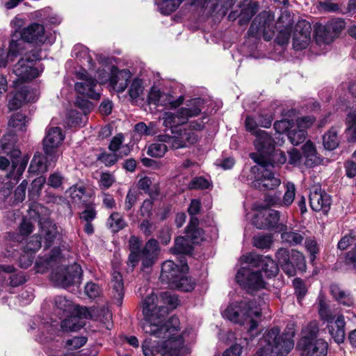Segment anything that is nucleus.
<instances>
[{"label":"nucleus","instance_id":"28","mask_svg":"<svg viewBox=\"0 0 356 356\" xmlns=\"http://www.w3.org/2000/svg\"><path fill=\"white\" fill-rule=\"evenodd\" d=\"M302 346L305 351V356L327 355V343L323 339H317L314 342H310Z\"/></svg>","mask_w":356,"mask_h":356},{"label":"nucleus","instance_id":"59","mask_svg":"<svg viewBox=\"0 0 356 356\" xmlns=\"http://www.w3.org/2000/svg\"><path fill=\"white\" fill-rule=\"evenodd\" d=\"M143 91L142 81L139 79H134L129 89V95L132 99H137Z\"/></svg>","mask_w":356,"mask_h":356},{"label":"nucleus","instance_id":"49","mask_svg":"<svg viewBox=\"0 0 356 356\" xmlns=\"http://www.w3.org/2000/svg\"><path fill=\"white\" fill-rule=\"evenodd\" d=\"M165 143L160 142L151 144L148 147L147 154L152 157L160 158L163 156L168 149Z\"/></svg>","mask_w":356,"mask_h":356},{"label":"nucleus","instance_id":"38","mask_svg":"<svg viewBox=\"0 0 356 356\" xmlns=\"http://www.w3.org/2000/svg\"><path fill=\"white\" fill-rule=\"evenodd\" d=\"M319 330L317 322H311L303 331L304 335L300 341V345L314 342L318 337Z\"/></svg>","mask_w":356,"mask_h":356},{"label":"nucleus","instance_id":"33","mask_svg":"<svg viewBox=\"0 0 356 356\" xmlns=\"http://www.w3.org/2000/svg\"><path fill=\"white\" fill-rule=\"evenodd\" d=\"M199 220L196 216L191 218L190 222L186 228V237L193 243H198L203 239V231L198 227Z\"/></svg>","mask_w":356,"mask_h":356},{"label":"nucleus","instance_id":"2","mask_svg":"<svg viewBox=\"0 0 356 356\" xmlns=\"http://www.w3.org/2000/svg\"><path fill=\"white\" fill-rule=\"evenodd\" d=\"M266 303L263 299L244 300L230 304L223 312L222 316L228 320L245 326L252 332L258 326L259 321L265 309Z\"/></svg>","mask_w":356,"mask_h":356},{"label":"nucleus","instance_id":"62","mask_svg":"<svg viewBox=\"0 0 356 356\" xmlns=\"http://www.w3.org/2000/svg\"><path fill=\"white\" fill-rule=\"evenodd\" d=\"M87 342V338L84 337H75L66 341L65 346L70 350H76L83 346Z\"/></svg>","mask_w":356,"mask_h":356},{"label":"nucleus","instance_id":"4","mask_svg":"<svg viewBox=\"0 0 356 356\" xmlns=\"http://www.w3.org/2000/svg\"><path fill=\"white\" fill-rule=\"evenodd\" d=\"M250 157L259 165L251 168L250 172L254 175L253 186L259 190H273L281 184L280 179L272 171L273 166L271 164H263L255 159V154H251Z\"/></svg>","mask_w":356,"mask_h":356},{"label":"nucleus","instance_id":"30","mask_svg":"<svg viewBox=\"0 0 356 356\" xmlns=\"http://www.w3.org/2000/svg\"><path fill=\"white\" fill-rule=\"evenodd\" d=\"M277 227L278 231L282 232V240L291 245L300 244L304 239V236L301 233L289 230L286 225L281 223Z\"/></svg>","mask_w":356,"mask_h":356},{"label":"nucleus","instance_id":"50","mask_svg":"<svg viewBox=\"0 0 356 356\" xmlns=\"http://www.w3.org/2000/svg\"><path fill=\"white\" fill-rule=\"evenodd\" d=\"M257 12V6L254 3H248L240 13L239 24L241 25L247 24Z\"/></svg>","mask_w":356,"mask_h":356},{"label":"nucleus","instance_id":"60","mask_svg":"<svg viewBox=\"0 0 356 356\" xmlns=\"http://www.w3.org/2000/svg\"><path fill=\"white\" fill-rule=\"evenodd\" d=\"M315 121V118L312 116H304L298 118L294 123L298 129H304L307 132V129L312 126Z\"/></svg>","mask_w":356,"mask_h":356},{"label":"nucleus","instance_id":"52","mask_svg":"<svg viewBox=\"0 0 356 356\" xmlns=\"http://www.w3.org/2000/svg\"><path fill=\"white\" fill-rule=\"evenodd\" d=\"M55 307L62 312H70L73 308L72 302L65 296H58L54 299Z\"/></svg>","mask_w":356,"mask_h":356},{"label":"nucleus","instance_id":"3","mask_svg":"<svg viewBox=\"0 0 356 356\" xmlns=\"http://www.w3.org/2000/svg\"><path fill=\"white\" fill-rule=\"evenodd\" d=\"M292 335L280 334V330L274 327L267 330L259 340L257 356H286L293 348Z\"/></svg>","mask_w":356,"mask_h":356},{"label":"nucleus","instance_id":"29","mask_svg":"<svg viewBox=\"0 0 356 356\" xmlns=\"http://www.w3.org/2000/svg\"><path fill=\"white\" fill-rule=\"evenodd\" d=\"M111 284L113 296L116 300V304L121 305L124 297V284L122 276L119 272L114 271L113 273Z\"/></svg>","mask_w":356,"mask_h":356},{"label":"nucleus","instance_id":"12","mask_svg":"<svg viewBox=\"0 0 356 356\" xmlns=\"http://www.w3.org/2000/svg\"><path fill=\"white\" fill-rule=\"evenodd\" d=\"M236 280L241 286L248 290L265 287L261 272L252 271L248 267H242L238 270Z\"/></svg>","mask_w":356,"mask_h":356},{"label":"nucleus","instance_id":"5","mask_svg":"<svg viewBox=\"0 0 356 356\" xmlns=\"http://www.w3.org/2000/svg\"><path fill=\"white\" fill-rule=\"evenodd\" d=\"M318 314L321 318L328 323V330L330 335L337 343H342L345 339V320L342 315L337 316L336 321L332 322L334 318L333 313L329 309L323 296L318 298Z\"/></svg>","mask_w":356,"mask_h":356},{"label":"nucleus","instance_id":"46","mask_svg":"<svg viewBox=\"0 0 356 356\" xmlns=\"http://www.w3.org/2000/svg\"><path fill=\"white\" fill-rule=\"evenodd\" d=\"M183 0H160L158 6L163 14L168 15L177 9Z\"/></svg>","mask_w":356,"mask_h":356},{"label":"nucleus","instance_id":"23","mask_svg":"<svg viewBox=\"0 0 356 356\" xmlns=\"http://www.w3.org/2000/svg\"><path fill=\"white\" fill-rule=\"evenodd\" d=\"M200 99H193L186 107H182L177 112L178 119L181 124H186L190 118L197 116L202 111Z\"/></svg>","mask_w":356,"mask_h":356},{"label":"nucleus","instance_id":"6","mask_svg":"<svg viewBox=\"0 0 356 356\" xmlns=\"http://www.w3.org/2000/svg\"><path fill=\"white\" fill-rule=\"evenodd\" d=\"M42 58L40 49H34L25 54L14 66L13 72L21 81H29L38 77L42 72L34 67L35 62Z\"/></svg>","mask_w":356,"mask_h":356},{"label":"nucleus","instance_id":"24","mask_svg":"<svg viewBox=\"0 0 356 356\" xmlns=\"http://www.w3.org/2000/svg\"><path fill=\"white\" fill-rule=\"evenodd\" d=\"M20 152L18 149H13L10 153V160L12 163V170L7 175L8 178L14 179L17 181L19 177L24 172L28 160L26 159H19Z\"/></svg>","mask_w":356,"mask_h":356},{"label":"nucleus","instance_id":"17","mask_svg":"<svg viewBox=\"0 0 356 356\" xmlns=\"http://www.w3.org/2000/svg\"><path fill=\"white\" fill-rule=\"evenodd\" d=\"M279 219L278 211L270 209H264L254 215L253 223L259 229H268L274 227L277 224Z\"/></svg>","mask_w":356,"mask_h":356},{"label":"nucleus","instance_id":"14","mask_svg":"<svg viewBox=\"0 0 356 356\" xmlns=\"http://www.w3.org/2000/svg\"><path fill=\"white\" fill-rule=\"evenodd\" d=\"M188 267L186 264H181V266L176 264L172 260L163 262L161 267L160 276L161 281L168 285L175 284V281L178 279L182 273H187Z\"/></svg>","mask_w":356,"mask_h":356},{"label":"nucleus","instance_id":"10","mask_svg":"<svg viewBox=\"0 0 356 356\" xmlns=\"http://www.w3.org/2000/svg\"><path fill=\"white\" fill-rule=\"evenodd\" d=\"M75 76L81 80V81L76 82L74 85V88L77 93L93 99H99L100 98L99 90L97 89L95 79L85 69L81 67L76 70Z\"/></svg>","mask_w":356,"mask_h":356},{"label":"nucleus","instance_id":"21","mask_svg":"<svg viewBox=\"0 0 356 356\" xmlns=\"http://www.w3.org/2000/svg\"><path fill=\"white\" fill-rule=\"evenodd\" d=\"M158 252L157 241L154 239L149 240L141 252L143 269L151 268L154 265L157 259Z\"/></svg>","mask_w":356,"mask_h":356},{"label":"nucleus","instance_id":"57","mask_svg":"<svg viewBox=\"0 0 356 356\" xmlns=\"http://www.w3.org/2000/svg\"><path fill=\"white\" fill-rule=\"evenodd\" d=\"M210 186V182L202 177H195L188 184L190 189H206Z\"/></svg>","mask_w":356,"mask_h":356},{"label":"nucleus","instance_id":"27","mask_svg":"<svg viewBox=\"0 0 356 356\" xmlns=\"http://www.w3.org/2000/svg\"><path fill=\"white\" fill-rule=\"evenodd\" d=\"M73 56L81 63L87 65L90 71L95 69V63L88 47L82 44H76L72 51Z\"/></svg>","mask_w":356,"mask_h":356},{"label":"nucleus","instance_id":"7","mask_svg":"<svg viewBox=\"0 0 356 356\" xmlns=\"http://www.w3.org/2000/svg\"><path fill=\"white\" fill-rule=\"evenodd\" d=\"M81 266L74 263L68 266H58L51 272L50 279L55 285L67 288L79 284L81 282Z\"/></svg>","mask_w":356,"mask_h":356},{"label":"nucleus","instance_id":"51","mask_svg":"<svg viewBox=\"0 0 356 356\" xmlns=\"http://www.w3.org/2000/svg\"><path fill=\"white\" fill-rule=\"evenodd\" d=\"M327 29L331 32V34L336 38L339 35L341 31L345 27V22L341 19H334L329 21L325 24Z\"/></svg>","mask_w":356,"mask_h":356},{"label":"nucleus","instance_id":"41","mask_svg":"<svg viewBox=\"0 0 356 356\" xmlns=\"http://www.w3.org/2000/svg\"><path fill=\"white\" fill-rule=\"evenodd\" d=\"M184 97L179 96L177 99L168 93H162L159 106H163L167 108H176L184 102Z\"/></svg>","mask_w":356,"mask_h":356},{"label":"nucleus","instance_id":"26","mask_svg":"<svg viewBox=\"0 0 356 356\" xmlns=\"http://www.w3.org/2000/svg\"><path fill=\"white\" fill-rule=\"evenodd\" d=\"M33 94L26 88H22L19 90L16 91L9 99L8 107L10 111L17 110L22 106L24 102L33 101Z\"/></svg>","mask_w":356,"mask_h":356},{"label":"nucleus","instance_id":"43","mask_svg":"<svg viewBox=\"0 0 356 356\" xmlns=\"http://www.w3.org/2000/svg\"><path fill=\"white\" fill-rule=\"evenodd\" d=\"M192 250L189 244V239L184 236H179L175 239V244L172 249L175 254H188Z\"/></svg>","mask_w":356,"mask_h":356},{"label":"nucleus","instance_id":"9","mask_svg":"<svg viewBox=\"0 0 356 356\" xmlns=\"http://www.w3.org/2000/svg\"><path fill=\"white\" fill-rule=\"evenodd\" d=\"M65 134L58 127H47L42 140V149L47 158L51 161H56L58 149L63 143Z\"/></svg>","mask_w":356,"mask_h":356},{"label":"nucleus","instance_id":"22","mask_svg":"<svg viewBox=\"0 0 356 356\" xmlns=\"http://www.w3.org/2000/svg\"><path fill=\"white\" fill-rule=\"evenodd\" d=\"M254 136L256 140L254 143L257 151L264 154H270L274 151V140L266 131H255Z\"/></svg>","mask_w":356,"mask_h":356},{"label":"nucleus","instance_id":"55","mask_svg":"<svg viewBox=\"0 0 356 356\" xmlns=\"http://www.w3.org/2000/svg\"><path fill=\"white\" fill-rule=\"evenodd\" d=\"M291 261L295 266V271L296 269L305 270V261L303 254L293 250L291 254Z\"/></svg>","mask_w":356,"mask_h":356},{"label":"nucleus","instance_id":"11","mask_svg":"<svg viewBox=\"0 0 356 356\" xmlns=\"http://www.w3.org/2000/svg\"><path fill=\"white\" fill-rule=\"evenodd\" d=\"M248 32L256 36L262 34L264 40L269 41L275 33L273 19L266 13H260L253 20Z\"/></svg>","mask_w":356,"mask_h":356},{"label":"nucleus","instance_id":"25","mask_svg":"<svg viewBox=\"0 0 356 356\" xmlns=\"http://www.w3.org/2000/svg\"><path fill=\"white\" fill-rule=\"evenodd\" d=\"M72 202L79 206L90 202L92 196V192H88L83 186L74 185L70 187L66 192Z\"/></svg>","mask_w":356,"mask_h":356},{"label":"nucleus","instance_id":"13","mask_svg":"<svg viewBox=\"0 0 356 356\" xmlns=\"http://www.w3.org/2000/svg\"><path fill=\"white\" fill-rule=\"evenodd\" d=\"M310 207L314 211H323L327 213L330 209L332 200L319 185H314L310 188L309 194Z\"/></svg>","mask_w":356,"mask_h":356},{"label":"nucleus","instance_id":"37","mask_svg":"<svg viewBox=\"0 0 356 356\" xmlns=\"http://www.w3.org/2000/svg\"><path fill=\"white\" fill-rule=\"evenodd\" d=\"M47 158H44L40 153L37 152L34 154L29 171L31 173H42L47 170L46 162Z\"/></svg>","mask_w":356,"mask_h":356},{"label":"nucleus","instance_id":"19","mask_svg":"<svg viewBox=\"0 0 356 356\" xmlns=\"http://www.w3.org/2000/svg\"><path fill=\"white\" fill-rule=\"evenodd\" d=\"M26 20L25 18L21 16H16L11 22L10 26L15 30L14 33L11 36V40L9 46V54L13 56L17 55L19 53V51L22 49L24 43L21 39H19L20 36L19 30L26 24Z\"/></svg>","mask_w":356,"mask_h":356},{"label":"nucleus","instance_id":"34","mask_svg":"<svg viewBox=\"0 0 356 356\" xmlns=\"http://www.w3.org/2000/svg\"><path fill=\"white\" fill-rule=\"evenodd\" d=\"M80 309L81 307H79V309H77L79 316H70L62 321L60 327L63 331H77L83 326L84 323L81 321V318L83 317L81 316V314H79Z\"/></svg>","mask_w":356,"mask_h":356},{"label":"nucleus","instance_id":"56","mask_svg":"<svg viewBox=\"0 0 356 356\" xmlns=\"http://www.w3.org/2000/svg\"><path fill=\"white\" fill-rule=\"evenodd\" d=\"M45 182L46 179L43 176H40L33 181L31 184V189L30 190V195L31 196V198L35 199L39 195Z\"/></svg>","mask_w":356,"mask_h":356},{"label":"nucleus","instance_id":"44","mask_svg":"<svg viewBox=\"0 0 356 356\" xmlns=\"http://www.w3.org/2000/svg\"><path fill=\"white\" fill-rule=\"evenodd\" d=\"M323 145L328 150L334 149L338 147L337 131L334 129H331L324 135Z\"/></svg>","mask_w":356,"mask_h":356},{"label":"nucleus","instance_id":"58","mask_svg":"<svg viewBox=\"0 0 356 356\" xmlns=\"http://www.w3.org/2000/svg\"><path fill=\"white\" fill-rule=\"evenodd\" d=\"M293 127H294V122L287 119L277 121L274 124V129L280 134L287 132L288 134Z\"/></svg>","mask_w":356,"mask_h":356},{"label":"nucleus","instance_id":"64","mask_svg":"<svg viewBox=\"0 0 356 356\" xmlns=\"http://www.w3.org/2000/svg\"><path fill=\"white\" fill-rule=\"evenodd\" d=\"M181 124L178 119L177 113H165L163 115V125L166 127H173Z\"/></svg>","mask_w":356,"mask_h":356},{"label":"nucleus","instance_id":"1","mask_svg":"<svg viewBox=\"0 0 356 356\" xmlns=\"http://www.w3.org/2000/svg\"><path fill=\"white\" fill-rule=\"evenodd\" d=\"M143 331L151 337L144 340L142 348L145 356H182L185 344L193 342L195 332L192 327L179 330V320L172 316L165 321L167 309L158 305V297L152 293L143 305Z\"/></svg>","mask_w":356,"mask_h":356},{"label":"nucleus","instance_id":"31","mask_svg":"<svg viewBox=\"0 0 356 356\" xmlns=\"http://www.w3.org/2000/svg\"><path fill=\"white\" fill-rule=\"evenodd\" d=\"M276 258L286 274L295 275V266L291 261V255L287 249L280 248L276 252Z\"/></svg>","mask_w":356,"mask_h":356},{"label":"nucleus","instance_id":"39","mask_svg":"<svg viewBox=\"0 0 356 356\" xmlns=\"http://www.w3.org/2000/svg\"><path fill=\"white\" fill-rule=\"evenodd\" d=\"M186 274L182 273L178 279H176L175 284H171L169 287L186 292L192 291L194 289L195 282Z\"/></svg>","mask_w":356,"mask_h":356},{"label":"nucleus","instance_id":"63","mask_svg":"<svg viewBox=\"0 0 356 356\" xmlns=\"http://www.w3.org/2000/svg\"><path fill=\"white\" fill-rule=\"evenodd\" d=\"M41 248L40 237L37 235L33 236L24 247V250L34 253Z\"/></svg>","mask_w":356,"mask_h":356},{"label":"nucleus","instance_id":"45","mask_svg":"<svg viewBox=\"0 0 356 356\" xmlns=\"http://www.w3.org/2000/svg\"><path fill=\"white\" fill-rule=\"evenodd\" d=\"M334 37L327 29L326 26L320 25L316 29V40L318 42L329 44L334 40Z\"/></svg>","mask_w":356,"mask_h":356},{"label":"nucleus","instance_id":"54","mask_svg":"<svg viewBox=\"0 0 356 356\" xmlns=\"http://www.w3.org/2000/svg\"><path fill=\"white\" fill-rule=\"evenodd\" d=\"M273 243L272 236L260 235L253 238V245L257 248H269Z\"/></svg>","mask_w":356,"mask_h":356},{"label":"nucleus","instance_id":"32","mask_svg":"<svg viewBox=\"0 0 356 356\" xmlns=\"http://www.w3.org/2000/svg\"><path fill=\"white\" fill-rule=\"evenodd\" d=\"M298 27L305 31L304 34L297 35L293 34V46L296 50H302L308 46L310 41L312 26L310 24H302Z\"/></svg>","mask_w":356,"mask_h":356},{"label":"nucleus","instance_id":"18","mask_svg":"<svg viewBox=\"0 0 356 356\" xmlns=\"http://www.w3.org/2000/svg\"><path fill=\"white\" fill-rule=\"evenodd\" d=\"M20 38L23 42L43 44L46 40L44 27L42 24L33 23L23 29Z\"/></svg>","mask_w":356,"mask_h":356},{"label":"nucleus","instance_id":"53","mask_svg":"<svg viewBox=\"0 0 356 356\" xmlns=\"http://www.w3.org/2000/svg\"><path fill=\"white\" fill-rule=\"evenodd\" d=\"M83 207L86 209L80 215L81 219L86 222L92 221L96 218L97 214L93 202L91 200L90 202L83 204Z\"/></svg>","mask_w":356,"mask_h":356},{"label":"nucleus","instance_id":"35","mask_svg":"<svg viewBox=\"0 0 356 356\" xmlns=\"http://www.w3.org/2000/svg\"><path fill=\"white\" fill-rule=\"evenodd\" d=\"M29 122V118L26 115L21 113H16L10 118L8 126L15 131L24 132L26 130Z\"/></svg>","mask_w":356,"mask_h":356},{"label":"nucleus","instance_id":"20","mask_svg":"<svg viewBox=\"0 0 356 356\" xmlns=\"http://www.w3.org/2000/svg\"><path fill=\"white\" fill-rule=\"evenodd\" d=\"M130 79L131 74L129 71L126 70H118L113 67L110 77V86L117 92H123L127 88Z\"/></svg>","mask_w":356,"mask_h":356},{"label":"nucleus","instance_id":"16","mask_svg":"<svg viewBox=\"0 0 356 356\" xmlns=\"http://www.w3.org/2000/svg\"><path fill=\"white\" fill-rule=\"evenodd\" d=\"M79 314L84 318L99 320L107 330H111L113 326L112 314L108 308L91 307L88 309L86 307H81Z\"/></svg>","mask_w":356,"mask_h":356},{"label":"nucleus","instance_id":"47","mask_svg":"<svg viewBox=\"0 0 356 356\" xmlns=\"http://www.w3.org/2000/svg\"><path fill=\"white\" fill-rule=\"evenodd\" d=\"M347 134L349 140L356 142V111L350 112L346 118Z\"/></svg>","mask_w":356,"mask_h":356},{"label":"nucleus","instance_id":"15","mask_svg":"<svg viewBox=\"0 0 356 356\" xmlns=\"http://www.w3.org/2000/svg\"><path fill=\"white\" fill-rule=\"evenodd\" d=\"M241 259L248 264L255 266H261L267 277H274L278 273L277 265L270 257H262L260 255L251 253L243 255Z\"/></svg>","mask_w":356,"mask_h":356},{"label":"nucleus","instance_id":"61","mask_svg":"<svg viewBox=\"0 0 356 356\" xmlns=\"http://www.w3.org/2000/svg\"><path fill=\"white\" fill-rule=\"evenodd\" d=\"M85 293L90 299H95L101 295L102 289L98 284L89 282L85 286Z\"/></svg>","mask_w":356,"mask_h":356},{"label":"nucleus","instance_id":"48","mask_svg":"<svg viewBox=\"0 0 356 356\" xmlns=\"http://www.w3.org/2000/svg\"><path fill=\"white\" fill-rule=\"evenodd\" d=\"M307 132L304 129H298L296 126L290 129L288 138L293 145H298L303 143L306 138Z\"/></svg>","mask_w":356,"mask_h":356},{"label":"nucleus","instance_id":"8","mask_svg":"<svg viewBox=\"0 0 356 356\" xmlns=\"http://www.w3.org/2000/svg\"><path fill=\"white\" fill-rule=\"evenodd\" d=\"M173 136L168 134H160L157 136V140L161 143H168L170 148L177 149L186 148L196 143L198 140L197 135L191 131L186 129H172Z\"/></svg>","mask_w":356,"mask_h":356},{"label":"nucleus","instance_id":"42","mask_svg":"<svg viewBox=\"0 0 356 356\" xmlns=\"http://www.w3.org/2000/svg\"><path fill=\"white\" fill-rule=\"evenodd\" d=\"M107 223L114 232H118L122 229L127 225L122 216L118 212H114L111 214L108 218Z\"/></svg>","mask_w":356,"mask_h":356},{"label":"nucleus","instance_id":"36","mask_svg":"<svg viewBox=\"0 0 356 356\" xmlns=\"http://www.w3.org/2000/svg\"><path fill=\"white\" fill-rule=\"evenodd\" d=\"M330 292L334 298L340 304L346 307H350L353 305V298L349 293L342 291L338 285L332 284L330 286Z\"/></svg>","mask_w":356,"mask_h":356},{"label":"nucleus","instance_id":"40","mask_svg":"<svg viewBox=\"0 0 356 356\" xmlns=\"http://www.w3.org/2000/svg\"><path fill=\"white\" fill-rule=\"evenodd\" d=\"M303 155L305 157V163L307 166H312L316 164L318 159L316 156V151L314 144L307 141L302 147Z\"/></svg>","mask_w":356,"mask_h":356}]
</instances>
